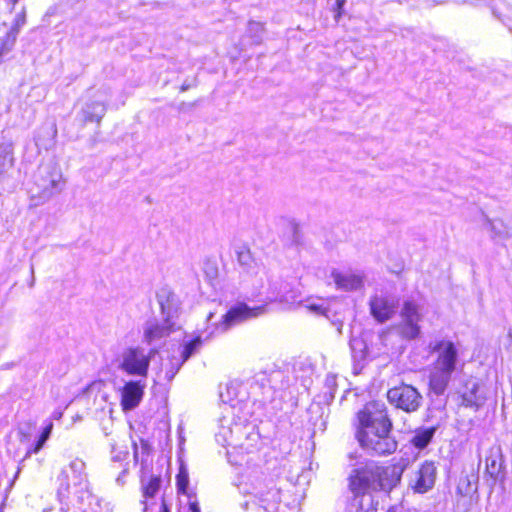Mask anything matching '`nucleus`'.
Returning a JSON list of instances; mask_svg holds the SVG:
<instances>
[{"instance_id":"a878e982","label":"nucleus","mask_w":512,"mask_h":512,"mask_svg":"<svg viewBox=\"0 0 512 512\" xmlns=\"http://www.w3.org/2000/svg\"><path fill=\"white\" fill-rule=\"evenodd\" d=\"M435 431V427L419 429L412 438L413 445L419 449L425 448L432 440Z\"/></svg>"},{"instance_id":"f3484780","label":"nucleus","mask_w":512,"mask_h":512,"mask_svg":"<svg viewBox=\"0 0 512 512\" xmlns=\"http://www.w3.org/2000/svg\"><path fill=\"white\" fill-rule=\"evenodd\" d=\"M437 469L434 462H424L412 480V488L417 493H426L433 488L436 480Z\"/></svg>"},{"instance_id":"9b49d317","label":"nucleus","mask_w":512,"mask_h":512,"mask_svg":"<svg viewBox=\"0 0 512 512\" xmlns=\"http://www.w3.org/2000/svg\"><path fill=\"white\" fill-rule=\"evenodd\" d=\"M266 312V305H260L250 307L245 303H239L231 307L224 315L221 320L215 324L214 329L209 333L210 336L222 334L231 329L232 327L253 319L257 318Z\"/></svg>"},{"instance_id":"7c9ffc66","label":"nucleus","mask_w":512,"mask_h":512,"mask_svg":"<svg viewBox=\"0 0 512 512\" xmlns=\"http://www.w3.org/2000/svg\"><path fill=\"white\" fill-rule=\"evenodd\" d=\"M52 430H53V423H52V421H49L46 424V426L44 427V429L36 443H38L39 445H41L43 447L45 445L46 441L49 439V437L52 433Z\"/></svg>"},{"instance_id":"7ed1b4c3","label":"nucleus","mask_w":512,"mask_h":512,"mask_svg":"<svg viewBox=\"0 0 512 512\" xmlns=\"http://www.w3.org/2000/svg\"><path fill=\"white\" fill-rule=\"evenodd\" d=\"M57 497L72 505L83 504L90 498L89 483L85 472V463L79 458L73 459L61 470L57 477Z\"/></svg>"},{"instance_id":"79ce46f5","label":"nucleus","mask_w":512,"mask_h":512,"mask_svg":"<svg viewBox=\"0 0 512 512\" xmlns=\"http://www.w3.org/2000/svg\"><path fill=\"white\" fill-rule=\"evenodd\" d=\"M335 325L337 326V331H338L339 333H341V329H342V322H337V323H335Z\"/></svg>"},{"instance_id":"bb28decb","label":"nucleus","mask_w":512,"mask_h":512,"mask_svg":"<svg viewBox=\"0 0 512 512\" xmlns=\"http://www.w3.org/2000/svg\"><path fill=\"white\" fill-rule=\"evenodd\" d=\"M184 363V360L181 359L177 353L173 354L170 357L169 362L164 365L165 379L167 381H171Z\"/></svg>"},{"instance_id":"49530a36","label":"nucleus","mask_w":512,"mask_h":512,"mask_svg":"<svg viewBox=\"0 0 512 512\" xmlns=\"http://www.w3.org/2000/svg\"><path fill=\"white\" fill-rule=\"evenodd\" d=\"M70 505L72 506V504H70ZM81 505L82 504H76L75 507H78V509H81ZM73 507H74V505H73Z\"/></svg>"},{"instance_id":"f8f14e48","label":"nucleus","mask_w":512,"mask_h":512,"mask_svg":"<svg viewBox=\"0 0 512 512\" xmlns=\"http://www.w3.org/2000/svg\"><path fill=\"white\" fill-rule=\"evenodd\" d=\"M387 398L393 406L408 413L417 411L422 401L418 390L407 384L389 389Z\"/></svg>"},{"instance_id":"c9c22d12","label":"nucleus","mask_w":512,"mask_h":512,"mask_svg":"<svg viewBox=\"0 0 512 512\" xmlns=\"http://www.w3.org/2000/svg\"><path fill=\"white\" fill-rule=\"evenodd\" d=\"M128 456V453L126 451H123V452H119L117 455L113 456V460H117V461H121L123 460L124 458H126Z\"/></svg>"},{"instance_id":"4be33fe9","label":"nucleus","mask_w":512,"mask_h":512,"mask_svg":"<svg viewBox=\"0 0 512 512\" xmlns=\"http://www.w3.org/2000/svg\"><path fill=\"white\" fill-rule=\"evenodd\" d=\"M161 485V478L159 476H151L147 483L142 480V489H143V512H149L152 503H149L148 500L154 498V496L158 493Z\"/></svg>"},{"instance_id":"5701e85b","label":"nucleus","mask_w":512,"mask_h":512,"mask_svg":"<svg viewBox=\"0 0 512 512\" xmlns=\"http://www.w3.org/2000/svg\"><path fill=\"white\" fill-rule=\"evenodd\" d=\"M502 468L500 448H491L486 458V472L491 478L496 479Z\"/></svg>"},{"instance_id":"37998d69","label":"nucleus","mask_w":512,"mask_h":512,"mask_svg":"<svg viewBox=\"0 0 512 512\" xmlns=\"http://www.w3.org/2000/svg\"><path fill=\"white\" fill-rule=\"evenodd\" d=\"M31 272H32V281H31V283H30V287H32V286L34 285V281H35V278H34V276H33V274H34V269H33V267L31 268Z\"/></svg>"},{"instance_id":"72a5a7b5","label":"nucleus","mask_w":512,"mask_h":512,"mask_svg":"<svg viewBox=\"0 0 512 512\" xmlns=\"http://www.w3.org/2000/svg\"><path fill=\"white\" fill-rule=\"evenodd\" d=\"M189 510L190 512H200V507L196 500L189 501Z\"/></svg>"},{"instance_id":"ea45409f","label":"nucleus","mask_w":512,"mask_h":512,"mask_svg":"<svg viewBox=\"0 0 512 512\" xmlns=\"http://www.w3.org/2000/svg\"><path fill=\"white\" fill-rule=\"evenodd\" d=\"M63 413L62 411H54L52 414V417L56 420H59L62 417Z\"/></svg>"},{"instance_id":"6ab92c4d","label":"nucleus","mask_w":512,"mask_h":512,"mask_svg":"<svg viewBox=\"0 0 512 512\" xmlns=\"http://www.w3.org/2000/svg\"><path fill=\"white\" fill-rule=\"evenodd\" d=\"M331 278L339 290L354 291L363 286V276L359 273L351 271L341 272L334 269L331 272Z\"/></svg>"},{"instance_id":"a211bd4d","label":"nucleus","mask_w":512,"mask_h":512,"mask_svg":"<svg viewBox=\"0 0 512 512\" xmlns=\"http://www.w3.org/2000/svg\"><path fill=\"white\" fill-rule=\"evenodd\" d=\"M156 298L163 318L173 321L179 310V300L176 294L169 288L163 287L158 290Z\"/></svg>"},{"instance_id":"f704fd0d","label":"nucleus","mask_w":512,"mask_h":512,"mask_svg":"<svg viewBox=\"0 0 512 512\" xmlns=\"http://www.w3.org/2000/svg\"><path fill=\"white\" fill-rule=\"evenodd\" d=\"M345 2H346V0H336V6H337V10H338L337 15L335 16L336 18H338L340 16V14H341L340 10L343 8Z\"/></svg>"},{"instance_id":"2eb2a0df","label":"nucleus","mask_w":512,"mask_h":512,"mask_svg":"<svg viewBox=\"0 0 512 512\" xmlns=\"http://www.w3.org/2000/svg\"><path fill=\"white\" fill-rule=\"evenodd\" d=\"M175 326L174 321H168L166 318H163L162 322L155 318L148 319L143 326V341L150 345L168 336L175 330Z\"/></svg>"},{"instance_id":"4468645a","label":"nucleus","mask_w":512,"mask_h":512,"mask_svg":"<svg viewBox=\"0 0 512 512\" xmlns=\"http://www.w3.org/2000/svg\"><path fill=\"white\" fill-rule=\"evenodd\" d=\"M146 384L142 380H130L120 388L121 407L123 411L135 409L144 396Z\"/></svg>"},{"instance_id":"473e14b6","label":"nucleus","mask_w":512,"mask_h":512,"mask_svg":"<svg viewBox=\"0 0 512 512\" xmlns=\"http://www.w3.org/2000/svg\"><path fill=\"white\" fill-rule=\"evenodd\" d=\"M249 30L255 31L256 33L263 31V26L261 23L258 22H250L249 23Z\"/></svg>"},{"instance_id":"a18cd8bd","label":"nucleus","mask_w":512,"mask_h":512,"mask_svg":"<svg viewBox=\"0 0 512 512\" xmlns=\"http://www.w3.org/2000/svg\"><path fill=\"white\" fill-rule=\"evenodd\" d=\"M213 316H214V315H213V313H209V315H208V317H207V320H208V321H211V320H212V318H213Z\"/></svg>"},{"instance_id":"58836bf2","label":"nucleus","mask_w":512,"mask_h":512,"mask_svg":"<svg viewBox=\"0 0 512 512\" xmlns=\"http://www.w3.org/2000/svg\"><path fill=\"white\" fill-rule=\"evenodd\" d=\"M43 447L39 445L38 443H35L32 447H30L28 450L32 452L33 454H37Z\"/></svg>"},{"instance_id":"c85d7f7f","label":"nucleus","mask_w":512,"mask_h":512,"mask_svg":"<svg viewBox=\"0 0 512 512\" xmlns=\"http://www.w3.org/2000/svg\"><path fill=\"white\" fill-rule=\"evenodd\" d=\"M189 483L188 471L184 465H181L176 476V485L179 492L186 494Z\"/></svg>"},{"instance_id":"de8ad7c7","label":"nucleus","mask_w":512,"mask_h":512,"mask_svg":"<svg viewBox=\"0 0 512 512\" xmlns=\"http://www.w3.org/2000/svg\"><path fill=\"white\" fill-rule=\"evenodd\" d=\"M249 504H250V502H249V501L245 502V509H247V508H248V505H249Z\"/></svg>"},{"instance_id":"393cba45","label":"nucleus","mask_w":512,"mask_h":512,"mask_svg":"<svg viewBox=\"0 0 512 512\" xmlns=\"http://www.w3.org/2000/svg\"><path fill=\"white\" fill-rule=\"evenodd\" d=\"M201 336H196L189 340H184L183 344L178 348L177 354L186 362L192 355L197 353L202 346Z\"/></svg>"},{"instance_id":"2f4dec72","label":"nucleus","mask_w":512,"mask_h":512,"mask_svg":"<svg viewBox=\"0 0 512 512\" xmlns=\"http://www.w3.org/2000/svg\"><path fill=\"white\" fill-rule=\"evenodd\" d=\"M26 18L25 13H19L13 23V26L10 29H17V33H19L20 28L25 24Z\"/></svg>"},{"instance_id":"f03ea898","label":"nucleus","mask_w":512,"mask_h":512,"mask_svg":"<svg viewBox=\"0 0 512 512\" xmlns=\"http://www.w3.org/2000/svg\"><path fill=\"white\" fill-rule=\"evenodd\" d=\"M236 254L238 263L251 275V285L258 295H265L268 302L285 305H291L296 301V295L289 284L281 279H273L265 266L255 262L249 248L241 246Z\"/></svg>"},{"instance_id":"f257e3e1","label":"nucleus","mask_w":512,"mask_h":512,"mask_svg":"<svg viewBox=\"0 0 512 512\" xmlns=\"http://www.w3.org/2000/svg\"><path fill=\"white\" fill-rule=\"evenodd\" d=\"M356 438L360 446L371 455L385 456L397 450L398 443L391 435L392 422L382 402L367 403L358 412Z\"/></svg>"},{"instance_id":"9d476101","label":"nucleus","mask_w":512,"mask_h":512,"mask_svg":"<svg viewBox=\"0 0 512 512\" xmlns=\"http://www.w3.org/2000/svg\"><path fill=\"white\" fill-rule=\"evenodd\" d=\"M364 479H359L352 472L349 476V511L350 512H377L378 501L373 495V490L367 486Z\"/></svg>"},{"instance_id":"412c9836","label":"nucleus","mask_w":512,"mask_h":512,"mask_svg":"<svg viewBox=\"0 0 512 512\" xmlns=\"http://www.w3.org/2000/svg\"><path fill=\"white\" fill-rule=\"evenodd\" d=\"M462 402L466 407L478 409L485 402V396L480 392L478 383L473 382L467 385V391L463 393Z\"/></svg>"},{"instance_id":"a19ab883","label":"nucleus","mask_w":512,"mask_h":512,"mask_svg":"<svg viewBox=\"0 0 512 512\" xmlns=\"http://www.w3.org/2000/svg\"><path fill=\"white\" fill-rule=\"evenodd\" d=\"M32 454H33V453H32V452H30V450H27V452H26V454H25V456H24V458L22 459V461H21V462H23V461H25L26 459L30 458Z\"/></svg>"},{"instance_id":"c03bdc74","label":"nucleus","mask_w":512,"mask_h":512,"mask_svg":"<svg viewBox=\"0 0 512 512\" xmlns=\"http://www.w3.org/2000/svg\"><path fill=\"white\" fill-rule=\"evenodd\" d=\"M20 471H21V467L19 466L18 469H17V472L15 474L14 479H16L18 477V475L20 474Z\"/></svg>"},{"instance_id":"0eeeda50","label":"nucleus","mask_w":512,"mask_h":512,"mask_svg":"<svg viewBox=\"0 0 512 512\" xmlns=\"http://www.w3.org/2000/svg\"><path fill=\"white\" fill-rule=\"evenodd\" d=\"M252 495L251 503L258 506L257 512H288L290 510L287 504L281 501V492L274 486L265 484L258 477L250 478Z\"/></svg>"},{"instance_id":"6e6552de","label":"nucleus","mask_w":512,"mask_h":512,"mask_svg":"<svg viewBox=\"0 0 512 512\" xmlns=\"http://www.w3.org/2000/svg\"><path fill=\"white\" fill-rule=\"evenodd\" d=\"M63 185V177L59 168L55 165L42 166L38 170L34 187L31 189L32 198L36 199V204L44 203L58 194Z\"/></svg>"},{"instance_id":"4c0bfd02","label":"nucleus","mask_w":512,"mask_h":512,"mask_svg":"<svg viewBox=\"0 0 512 512\" xmlns=\"http://www.w3.org/2000/svg\"><path fill=\"white\" fill-rule=\"evenodd\" d=\"M507 337L509 340V344L506 346V349L512 353V329L508 331Z\"/></svg>"},{"instance_id":"c756f323","label":"nucleus","mask_w":512,"mask_h":512,"mask_svg":"<svg viewBox=\"0 0 512 512\" xmlns=\"http://www.w3.org/2000/svg\"><path fill=\"white\" fill-rule=\"evenodd\" d=\"M303 306L311 313L316 315H327L328 309L325 306L324 300L306 301Z\"/></svg>"},{"instance_id":"1a4fd4ad","label":"nucleus","mask_w":512,"mask_h":512,"mask_svg":"<svg viewBox=\"0 0 512 512\" xmlns=\"http://www.w3.org/2000/svg\"><path fill=\"white\" fill-rule=\"evenodd\" d=\"M156 350H146L141 346H130L121 352L118 368L130 376L146 377Z\"/></svg>"},{"instance_id":"ddd939ff","label":"nucleus","mask_w":512,"mask_h":512,"mask_svg":"<svg viewBox=\"0 0 512 512\" xmlns=\"http://www.w3.org/2000/svg\"><path fill=\"white\" fill-rule=\"evenodd\" d=\"M400 317L399 330L402 337L409 340L417 338L421 331L419 322L422 320L419 306L413 301H405Z\"/></svg>"},{"instance_id":"aec40b11","label":"nucleus","mask_w":512,"mask_h":512,"mask_svg":"<svg viewBox=\"0 0 512 512\" xmlns=\"http://www.w3.org/2000/svg\"><path fill=\"white\" fill-rule=\"evenodd\" d=\"M105 113L106 106L99 100L87 102L82 109L83 119L86 122H96L99 124Z\"/></svg>"},{"instance_id":"b1692460","label":"nucleus","mask_w":512,"mask_h":512,"mask_svg":"<svg viewBox=\"0 0 512 512\" xmlns=\"http://www.w3.org/2000/svg\"><path fill=\"white\" fill-rule=\"evenodd\" d=\"M491 237L496 240H506L512 237V227L501 219H493L488 222Z\"/></svg>"},{"instance_id":"20e7f679","label":"nucleus","mask_w":512,"mask_h":512,"mask_svg":"<svg viewBox=\"0 0 512 512\" xmlns=\"http://www.w3.org/2000/svg\"><path fill=\"white\" fill-rule=\"evenodd\" d=\"M431 352L436 353L430 375L429 385L431 390L441 395L446 390L453 372L458 364V350L455 344L450 340H438L429 344Z\"/></svg>"},{"instance_id":"dca6fc26","label":"nucleus","mask_w":512,"mask_h":512,"mask_svg":"<svg viewBox=\"0 0 512 512\" xmlns=\"http://www.w3.org/2000/svg\"><path fill=\"white\" fill-rule=\"evenodd\" d=\"M370 313L380 323L389 320L395 313V302L384 294H375L369 300Z\"/></svg>"},{"instance_id":"cd10ccee","label":"nucleus","mask_w":512,"mask_h":512,"mask_svg":"<svg viewBox=\"0 0 512 512\" xmlns=\"http://www.w3.org/2000/svg\"><path fill=\"white\" fill-rule=\"evenodd\" d=\"M17 36V29H10L6 33L4 39L1 40L0 55H5L12 49V47L15 44Z\"/></svg>"},{"instance_id":"39448f33","label":"nucleus","mask_w":512,"mask_h":512,"mask_svg":"<svg viewBox=\"0 0 512 512\" xmlns=\"http://www.w3.org/2000/svg\"><path fill=\"white\" fill-rule=\"evenodd\" d=\"M216 441L222 446L231 447L235 453H252L259 448L260 434L251 424L221 421Z\"/></svg>"},{"instance_id":"e433bc0d","label":"nucleus","mask_w":512,"mask_h":512,"mask_svg":"<svg viewBox=\"0 0 512 512\" xmlns=\"http://www.w3.org/2000/svg\"><path fill=\"white\" fill-rule=\"evenodd\" d=\"M158 512H169V508L164 499L161 500Z\"/></svg>"},{"instance_id":"423d86ee","label":"nucleus","mask_w":512,"mask_h":512,"mask_svg":"<svg viewBox=\"0 0 512 512\" xmlns=\"http://www.w3.org/2000/svg\"><path fill=\"white\" fill-rule=\"evenodd\" d=\"M403 469L404 468L399 465L379 467L371 463L354 469L352 473L357 475L361 480L363 478V482L373 491L380 489L385 492H390L400 483Z\"/></svg>"}]
</instances>
